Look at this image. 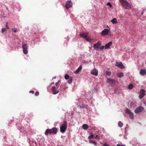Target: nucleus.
Listing matches in <instances>:
<instances>
[{
	"label": "nucleus",
	"instance_id": "1",
	"mask_svg": "<svg viewBox=\"0 0 146 146\" xmlns=\"http://www.w3.org/2000/svg\"><path fill=\"white\" fill-rule=\"evenodd\" d=\"M67 121H64L61 126L60 127V131L62 133H64L66 131L67 129Z\"/></svg>",
	"mask_w": 146,
	"mask_h": 146
},
{
	"label": "nucleus",
	"instance_id": "2",
	"mask_svg": "<svg viewBox=\"0 0 146 146\" xmlns=\"http://www.w3.org/2000/svg\"><path fill=\"white\" fill-rule=\"evenodd\" d=\"M123 6L126 9H130L131 7L130 4L126 1H124L121 2Z\"/></svg>",
	"mask_w": 146,
	"mask_h": 146
},
{
	"label": "nucleus",
	"instance_id": "3",
	"mask_svg": "<svg viewBox=\"0 0 146 146\" xmlns=\"http://www.w3.org/2000/svg\"><path fill=\"white\" fill-rule=\"evenodd\" d=\"M125 112L127 114L129 115V117L131 119H133L134 118V114L129 109L127 108H126Z\"/></svg>",
	"mask_w": 146,
	"mask_h": 146
},
{
	"label": "nucleus",
	"instance_id": "4",
	"mask_svg": "<svg viewBox=\"0 0 146 146\" xmlns=\"http://www.w3.org/2000/svg\"><path fill=\"white\" fill-rule=\"evenodd\" d=\"M22 46L23 49V53L25 54H27L28 52L27 44H26L23 43H22Z\"/></svg>",
	"mask_w": 146,
	"mask_h": 146
},
{
	"label": "nucleus",
	"instance_id": "5",
	"mask_svg": "<svg viewBox=\"0 0 146 146\" xmlns=\"http://www.w3.org/2000/svg\"><path fill=\"white\" fill-rule=\"evenodd\" d=\"M144 109L143 107L141 106H139L135 109L134 112L136 113H139L143 111Z\"/></svg>",
	"mask_w": 146,
	"mask_h": 146
},
{
	"label": "nucleus",
	"instance_id": "6",
	"mask_svg": "<svg viewBox=\"0 0 146 146\" xmlns=\"http://www.w3.org/2000/svg\"><path fill=\"white\" fill-rule=\"evenodd\" d=\"M72 2L70 0L66 2L65 7L67 9H68L72 7Z\"/></svg>",
	"mask_w": 146,
	"mask_h": 146
},
{
	"label": "nucleus",
	"instance_id": "7",
	"mask_svg": "<svg viewBox=\"0 0 146 146\" xmlns=\"http://www.w3.org/2000/svg\"><path fill=\"white\" fill-rule=\"evenodd\" d=\"M58 89V87L56 86H54L53 87L52 90V94H58L59 92L58 90H57Z\"/></svg>",
	"mask_w": 146,
	"mask_h": 146
},
{
	"label": "nucleus",
	"instance_id": "8",
	"mask_svg": "<svg viewBox=\"0 0 146 146\" xmlns=\"http://www.w3.org/2000/svg\"><path fill=\"white\" fill-rule=\"evenodd\" d=\"M50 129H51V134L54 135L56 134L58 131V129L57 128L54 127Z\"/></svg>",
	"mask_w": 146,
	"mask_h": 146
},
{
	"label": "nucleus",
	"instance_id": "9",
	"mask_svg": "<svg viewBox=\"0 0 146 146\" xmlns=\"http://www.w3.org/2000/svg\"><path fill=\"white\" fill-rule=\"evenodd\" d=\"M115 66L121 69H123L125 68L121 62H117L115 64Z\"/></svg>",
	"mask_w": 146,
	"mask_h": 146
},
{
	"label": "nucleus",
	"instance_id": "10",
	"mask_svg": "<svg viewBox=\"0 0 146 146\" xmlns=\"http://www.w3.org/2000/svg\"><path fill=\"white\" fill-rule=\"evenodd\" d=\"M109 30L107 29H105L102 31L101 34L103 35H107L108 33Z\"/></svg>",
	"mask_w": 146,
	"mask_h": 146
},
{
	"label": "nucleus",
	"instance_id": "11",
	"mask_svg": "<svg viewBox=\"0 0 146 146\" xmlns=\"http://www.w3.org/2000/svg\"><path fill=\"white\" fill-rule=\"evenodd\" d=\"M98 71L97 69H94L91 70V73L92 75H95L96 76L98 75Z\"/></svg>",
	"mask_w": 146,
	"mask_h": 146
},
{
	"label": "nucleus",
	"instance_id": "12",
	"mask_svg": "<svg viewBox=\"0 0 146 146\" xmlns=\"http://www.w3.org/2000/svg\"><path fill=\"white\" fill-rule=\"evenodd\" d=\"M112 44V43L111 41L110 42L105 45V49H107L109 48L110 46Z\"/></svg>",
	"mask_w": 146,
	"mask_h": 146
},
{
	"label": "nucleus",
	"instance_id": "13",
	"mask_svg": "<svg viewBox=\"0 0 146 146\" xmlns=\"http://www.w3.org/2000/svg\"><path fill=\"white\" fill-rule=\"evenodd\" d=\"M106 82L109 84H112L115 82V80L113 79L108 78Z\"/></svg>",
	"mask_w": 146,
	"mask_h": 146
},
{
	"label": "nucleus",
	"instance_id": "14",
	"mask_svg": "<svg viewBox=\"0 0 146 146\" xmlns=\"http://www.w3.org/2000/svg\"><path fill=\"white\" fill-rule=\"evenodd\" d=\"M44 134L46 136H48L49 134H51V129H47L45 131Z\"/></svg>",
	"mask_w": 146,
	"mask_h": 146
},
{
	"label": "nucleus",
	"instance_id": "15",
	"mask_svg": "<svg viewBox=\"0 0 146 146\" xmlns=\"http://www.w3.org/2000/svg\"><path fill=\"white\" fill-rule=\"evenodd\" d=\"M88 35V33H83L80 34V36L81 37L83 38H86Z\"/></svg>",
	"mask_w": 146,
	"mask_h": 146
},
{
	"label": "nucleus",
	"instance_id": "16",
	"mask_svg": "<svg viewBox=\"0 0 146 146\" xmlns=\"http://www.w3.org/2000/svg\"><path fill=\"white\" fill-rule=\"evenodd\" d=\"M82 67L81 65H80L76 70L74 72V73L76 74H78L79 72L81 71L82 69Z\"/></svg>",
	"mask_w": 146,
	"mask_h": 146
},
{
	"label": "nucleus",
	"instance_id": "17",
	"mask_svg": "<svg viewBox=\"0 0 146 146\" xmlns=\"http://www.w3.org/2000/svg\"><path fill=\"white\" fill-rule=\"evenodd\" d=\"M77 106L78 107H79L80 109H82L84 108H86V106L84 104H82L81 105L80 103L77 104Z\"/></svg>",
	"mask_w": 146,
	"mask_h": 146
},
{
	"label": "nucleus",
	"instance_id": "18",
	"mask_svg": "<svg viewBox=\"0 0 146 146\" xmlns=\"http://www.w3.org/2000/svg\"><path fill=\"white\" fill-rule=\"evenodd\" d=\"M140 74L142 75H144L146 74V70L141 69L140 72Z\"/></svg>",
	"mask_w": 146,
	"mask_h": 146
},
{
	"label": "nucleus",
	"instance_id": "19",
	"mask_svg": "<svg viewBox=\"0 0 146 146\" xmlns=\"http://www.w3.org/2000/svg\"><path fill=\"white\" fill-rule=\"evenodd\" d=\"M89 143L92 144L96 146L97 145V142L93 140H90L89 141Z\"/></svg>",
	"mask_w": 146,
	"mask_h": 146
},
{
	"label": "nucleus",
	"instance_id": "20",
	"mask_svg": "<svg viewBox=\"0 0 146 146\" xmlns=\"http://www.w3.org/2000/svg\"><path fill=\"white\" fill-rule=\"evenodd\" d=\"M94 47L96 50L99 51V46L95 44H94Z\"/></svg>",
	"mask_w": 146,
	"mask_h": 146
},
{
	"label": "nucleus",
	"instance_id": "21",
	"mask_svg": "<svg viewBox=\"0 0 146 146\" xmlns=\"http://www.w3.org/2000/svg\"><path fill=\"white\" fill-rule=\"evenodd\" d=\"M82 127L84 129L86 130L89 127L88 125L86 124H84L82 125Z\"/></svg>",
	"mask_w": 146,
	"mask_h": 146
},
{
	"label": "nucleus",
	"instance_id": "22",
	"mask_svg": "<svg viewBox=\"0 0 146 146\" xmlns=\"http://www.w3.org/2000/svg\"><path fill=\"white\" fill-rule=\"evenodd\" d=\"M111 22L113 24H115L117 23V21L116 18H114L111 21Z\"/></svg>",
	"mask_w": 146,
	"mask_h": 146
},
{
	"label": "nucleus",
	"instance_id": "23",
	"mask_svg": "<svg viewBox=\"0 0 146 146\" xmlns=\"http://www.w3.org/2000/svg\"><path fill=\"white\" fill-rule=\"evenodd\" d=\"M117 76L119 78H121L123 76V74L122 72H119L117 74Z\"/></svg>",
	"mask_w": 146,
	"mask_h": 146
},
{
	"label": "nucleus",
	"instance_id": "24",
	"mask_svg": "<svg viewBox=\"0 0 146 146\" xmlns=\"http://www.w3.org/2000/svg\"><path fill=\"white\" fill-rule=\"evenodd\" d=\"M145 91L143 89H141L140 91V94L141 95H144L145 94Z\"/></svg>",
	"mask_w": 146,
	"mask_h": 146
},
{
	"label": "nucleus",
	"instance_id": "25",
	"mask_svg": "<svg viewBox=\"0 0 146 146\" xmlns=\"http://www.w3.org/2000/svg\"><path fill=\"white\" fill-rule=\"evenodd\" d=\"M133 87V85L132 84H130L128 86V88L129 89H132Z\"/></svg>",
	"mask_w": 146,
	"mask_h": 146
},
{
	"label": "nucleus",
	"instance_id": "26",
	"mask_svg": "<svg viewBox=\"0 0 146 146\" xmlns=\"http://www.w3.org/2000/svg\"><path fill=\"white\" fill-rule=\"evenodd\" d=\"M72 77H71L68 80V83L69 84H71L72 81Z\"/></svg>",
	"mask_w": 146,
	"mask_h": 146
},
{
	"label": "nucleus",
	"instance_id": "27",
	"mask_svg": "<svg viewBox=\"0 0 146 146\" xmlns=\"http://www.w3.org/2000/svg\"><path fill=\"white\" fill-rule=\"evenodd\" d=\"M106 73V75L108 76H110L111 75V72L110 71H107Z\"/></svg>",
	"mask_w": 146,
	"mask_h": 146
},
{
	"label": "nucleus",
	"instance_id": "28",
	"mask_svg": "<svg viewBox=\"0 0 146 146\" xmlns=\"http://www.w3.org/2000/svg\"><path fill=\"white\" fill-rule=\"evenodd\" d=\"M118 125L119 127H121L123 126V123L121 121H119L118 122Z\"/></svg>",
	"mask_w": 146,
	"mask_h": 146
},
{
	"label": "nucleus",
	"instance_id": "29",
	"mask_svg": "<svg viewBox=\"0 0 146 146\" xmlns=\"http://www.w3.org/2000/svg\"><path fill=\"white\" fill-rule=\"evenodd\" d=\"M94 137V135L92 133H91L90 135L88 137V139H92Z\"/></svg>",
	"mask_w": 146,
	"mask_h": 146
},
{
	"label": "nucleus",
	"instance_id": "30",
	"mask_svg": "<svg viewBox=\"0 0 146 146\" xmlns=\"http://www.w3.org/2000/svg\"><path fill=\"white\" fill-rule=\"evenodd\" d=\"M69 76L67 74H65L64 76V78L65 79L67 80L69 78Z\"/></svg>",
	"mask_w": 146,
	"mask_h": 146
},
{
	"label": "nucleus",
	"instance_id": "31",
	"mask_svg": "<svg viewBox=\"0 0 146 146\" xmlns=\"http://www.w3.org/2000/svg\"><path fill=\"white\" fill-rule=\"evenodd\" d=\"M18 129L19 130H20L21 128V124H17Z\"/></svg>",
	"mask_w": 146,
	"mask_h": 146
},
{
	"label": "nucleus",
	"instance_id": "32",
	"mask_svg": "<svg viewBox=\"0 0 146 146\" xmlns=\"http://www.w3.org/2000/svg\"><path fill=\"white\" fill-rule=\"evenodd\" d=\"M11 30L14 33H16L17 32V29L16 28H12Z\"/></svg>",
	"mask_w": 146,
	"mask_h": 146
},
{
	"label": "nucleus",
	"instance_id": "33",
	"mask_svg": "<svg viewBox=\"0 0 146 146\" xmlns=\"http://www.w3.org/2000/svg\"><path fill=\"white\" fill-rule=\"evenodd\" d=\"M86 40L88 42H90L91 40V39L89 37H86Z\"/></svg>",
	"mask_w": 146,
	"mask_h": 146
},
{
	"label": "nucleus",
	"instance_id": "34",
	"mask_svg": "<svg viewBox=\"0 0 146 146\" xmlns=\"http://www.w3.org/2000/svg\"><path fill=\"white\" fill-rule=\"evenodd\" d=\"M104 48H105V46H102L101 47H100L99 48V50H100V51L102 50Z\"/></svg>",
	"mask_w": 146,
	"mask_h": 146
},
{
	"label": "nucleus",
	"instance_id": "35",
	"mask_svg": "<svg viewBox=\"0 0 146 146\" xmlns=\"http://www.w3.org/2000/svg\"><path fill=\"white\" fill-rule=\"evenodd\" d=\"M107 5L109 6L110 7H112V5L111 4V3L110 2H108L107 3Z\"/></svg>",
	"mask_w": 146,
	"mask_h": 146
},
{
	"label": "nucleus",
	"instance_id": "36",
	"mask_svg": "<svg viewBox=\"0 0 146 146\" xmlns=\"http://www.w3.org/2000/svg\"><path fill=\"white\" fill-rule=\"evenodd\" d=\"M6 31V28H3L2 29L1 32L2 33H3Z\"/></svg>",
	"mask_w": 146,
	"mask_h": 146
},
{
	"label": "nucleus",
	"instance_id": "37",
	"mask_svg": "<svg viewBox=\"0 0 146 146\" xmlns=\"http://www.w3.org/2000/svg\"><path fill=\"white\" fill-rule=\"evenodd\" d=\"M96 44L99 46L101 45V43L100 42L98 41L95 44Z\"/></svg>",
	"mask_w": 146,
	"mask_h": 146
},
{
	"label": "nucleus",
	"instance_id": "38",
	"mask_svg": "<svg viewBox=\"0 0 146 146\" xmlns=\"http://www.w3.org/2000/svg\"><path fill=\"white\" fill-rule=\"evenodd\" d=\"M39 95V92H36L35 93V95L36 96H37Z\"/></svg>",
	"mask_w": 146,
	"mask_h": 146
},
{
	"label": "nucleus",
	"instance_id": "39",
	"mask_svg": "<svg viewBox=\"0 0 146 146\" xmlns=\"http://www.w3.org/2000/svg\"><path fill=\"white\" fill-rule=\"evenodd\" d=\"M146 10V9L145 8L144 9H143V11L141 13V15H143L145 11Z\"/></svg>",
	"mask_w": 146,
	"mask_h": 146
},
{
	"label": "nucleus",
	"instance_id": "40",
	"mask_svg": "<svg viewBox=\"0 0 146 146\" xmlns=\"http://www.w3.org/2000/svg\"><path fill=\"white\" fill-rule=\"evenodd\" d=\"M60 81L58 80L57 82H56L55 83V85L56 86V87H57V86L58 85V84L60 82Z\"/></svg>",
	"mask_w": 146,
	"mask_h": 146
},
{
	"label": "nucleus",
	"instance_id": "41",
	"mask_svg": "<svg viewBox=\"0 0 146 146\" xmlns=\"http://www.w3.org/2000/svg\"><path fill=\"white\" fill-rule=\"evenodd\" d=\"M144 95H139V97L140 98H141L143 97L144 96Z\"/></svg>",
	"mask_w": 146,
	"mask_h": 146
},
{
	"label": "nucleus",
	"instance_id": "42",
	"mask_svg": "<svg viewBox=\"0 0 146 146\" xmlns=\"http://www.w3.org/2000/svg\"><path fill=\"white\" fill-rule=\"evenodd\" d=\"M104 146H109V145H108L106 143H105L104 144Z\"/></svg>",
	"mask_w": 146,
	"mask_h": 146
},
{
	"label": "nucleus",
	"instance_id": "43",
	"mask_svg": "<svg viewBox=\"0 0 146 146\" xmlns=\"http://www.w3.org/2000/svg\"><path fill=\"white\" fill-rule=\"evenodd\" d=\"M29 92L30 93H31L32 94H33L35 92H34V91H29Z\"/></svg>",
	"mask_w": 146,
	"mask_h": 146
},
{
	"label": "nucleus",
	"instance_id": "44",
	"mask_svg": "<svg viewBox=\"0 0 146 146\" xmlns=\"http://www.w3.org/2000/svg\"><path fill=\"white\" fill-rule=\"evenodd\" d=\"M6 27H7V29H9V26H8V25H7V23H6Z\"/></svg>",
	"mask_w": 146,
	"mask_h": 146
},
{
	"label": "nucleus",
	"instance_id": "45",
	"mask_svg": "<svg viewBox=\"0 0 146 146\" xmlns=\"http://www.w3.org/2000/svg\"><path fill=\"white\" fill-rule=\"evenodd\" d=\"M98 135H97L96 136L95 138H98V139L99 138V137H98Z\"/></svg>",
	"mask_w": 146,
	"mask_h": 146
},
{
	"label": "nucleus",
	"instance_id": "46",
	"mask_svg": "<svg viewBox=\"0 0 146 146\" xmlns=\"http://www.w3.org/2000/svg\"><path fill=\"white\" fill-rule=\"evenodd\" d=\"M88 62H86V61L84 62V64H88Z\"/></svg>",
	"mask_w": 146,
	"mask_h": 146
},
{
	"label": "nucleus",
	"instance_id": "47",
	"mask_svg": "<svg viewBox=\"0 0 146 146\" xmlns=\"http://www.w3.org/2000/svg\"><path fill=\"white\" fill-rule=\"evenodd\" d=\"M6 139V138L5 136L4 137V138L3 139V141H5V140Z\"/></svg>",
	"mask_w": 146,
	"mask_h": 146
},
{
	"label": "nucleus",
	"instance_id": "48",
	"mask_svg": "<svg viewBox=\"0 0 146 146\" xmlns=\"http://www.w3.org/2000/svg\"><path fill=\"white\" fill-rule=\"evenodd\" d=\"M119 1L121 2H122L124 1V0H119Z\"/></svg>",
	"mask_w": 146,
	"mask_h": 146
},
{
	"label": "nucleus",
	"instance_id": "49",
	"mask_svg": "<svg viewBox=\"0 0 146 146\" xmlns=\"http://www.w3.org/2000/svg\"><path fill=\"white\" fill-rule=\"evenodd\" d=\"M54 84V82H52L50 84V85H52V84Z\"/></svg>",
	"mask_w": 146,
	"mask_h": 146
},
{
	"label": "nucleus",
	"instance_id": "50",
	"mask_svg": "<svg viewBox=\"0 0 146 146\" xmlns=\"http://www.w3.org/2000/svg\"><path fill=\"white\" fill-rule=\"evenodd\" d=\"M144 104L145 106H146V102H144Z\"/></svg>",
	"mask_w": 146,
	"mask_h": 146
},
{
	"label": "nucleus",
	"instance_id": "51",
	"mask_svg": "<svg viewBox=\"0 0 146 146\" xmlns=\"http://www.w3.org/2000/svg\"><path fill=\"white\" fill-rule=\"evenodd\" d=\"M116 146H121V145L119 144H117Z\"/></svg>",
	"mask_w": 146,
	"mask_h": 146
},
{
	"label": "nucleus",
	"instance_id": "52",
	"mask_svg": "<svg viewBox=\"0 0 146 146\" xmlns=\"http://www.w3.org/2000/svg\"><path fill=\"white\" fill-rule=\"evenodd\" d=\"M56 78V76H55V77H53V78H52V79H55V78Z\"/></svg>",
	"mask_w": 146,
	"mask_h": 146
},
{
	"label": "nucleus",
	"instance_id": "53",
	"mask_svg": "<svg viewBox=\"0 0 146 146\" xmlns=\"http://www.w3.org/2000/svg\"><path fill=\"white\" fill-rule=\"evenodd\" d=\"M121 146H125V145H121Z\"/></svg>",
	"mask_w": 146,
	"mask_h": 146
},
{
	"label": "nucleus",
	"instance_id": "54",
	"mask_svg": "<svg viewBox=\"0 0 146 146\" xmlns=\"http://www.w3.org/2000/svg\"><path fill=\"white\" fill-rule=\"evenodd\" d=\"M36 141H35V143L36 145Z\"/></svg>",
	"mask_w": 146,
	"mask_h": 146
},
{
	"label": "nucleus",
	"instance_id": "55",
	"mask_svg": "<svg viewBox=\"0 0 146 146\" xmlns=\"http://www.w3.org/2000/svg\"><path fill=\"white\" fill-rule=\"evenodd\" d=\"M103 131H104V128H103Z\"/></svg>",
	"mask_w": 146,
	"mask_h": 146
},
{
	"label": "nucleus",
	"instance_id": "56",
	"mask_svg": "<svg viewBox=\"0 0 146 146\" xmlns=\"http://www.w3.org/2000/svg\"><path fill=\"white\" fill-rule=\"evenodd\" d=\"M125 132H126V131H125Z\"/></svg>",
	"mask_w": 146,
	"mask_h": 146
},
{
	"label": "nucleus",
	"instance_id": "57",
	"mask_svg": "<svg viewBox=\"0 0 146 146\" xmlns=\"http://www.w3.org/2000/svg\"><path fill=\"white\" fill-rule=\"evenodd\" d=\"M6 9H8L7 7H6Z\"/></svg>",
	"mask_w": 146,
	"mask_h": 146
}]
</instances>
